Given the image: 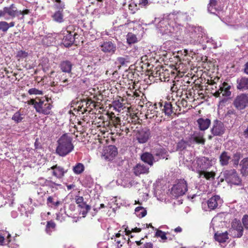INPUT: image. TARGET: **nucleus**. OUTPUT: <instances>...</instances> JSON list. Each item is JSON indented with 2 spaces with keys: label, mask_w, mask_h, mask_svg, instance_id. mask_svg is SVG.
Wrapping results in <instances>:
<instances>
[{
  "label": "nucleus",
  "mask_w": 248,
  "mask_h": 248,
  "mask_svg": "<svg viewBox=\"0 0 248 248\" xmlns=\"http://www.w3.org/2000/svg\"><path fill=\"white\" fill-rule=\"evenodd\" d=\"M117 154V148L114 145H109L105 150L104 156L106 159L111 160Z\"/></svg>",
  "instance_id": "a211bd4d"
},
{
  "label": "nucleus",
  "mask_w": 248,
  "mask_h": 248,
  "mask_svg": "<svg viewBox=\"0 0 248 248\" xmlns=\"http://www.w3.org/2000/svg\"><path fill=\"white\" fill-rule=\"evenodd\" d=\"M56 227V224L53 220H50L47 222V224L46 227V232L48 234H50L52 232V230H54Z\"/></svg>",
  "instance_id": "a19ab883"
},
{
  "label": "nucleus",
  "mask_w": 248,
  "mask_h": 248,
  "mask_svg": "<svg viewBox=\"0 0 248 248\" xmlns=\"http://www.w3.org/2000/svg\"><path fill=\"white\" fill-rule=\"evenodd\" d=\"M226 116V117L230 118L232 116H233L234 117H235L236 116V114L234 110L230 109L227 111Z\"/></svg>",
  "instance_id": "6e6d98bb"
},
{
  "label": "nucleus",
  "mask_w": 248,
  "mask_h": 248,
  "mask_svg": "<svg viewBox=\"0 0 248 248\" xmlns=\"http://www.w3.org/2000/svg\"><path fill=\"white\" fill-rule=\"evenodd\" d=\"M51 99L48 97H36L34 99H31L27 102L29 105H32L36 111L41 114L48 115L51 114L53 107Z\"/></svg>",
  "instance_id": "f03ea898"
},
{
  "label": "nucleus",
  "mask_w": 248,
  "mask_h": 248,
  "mask_svg": "<svg viewBox=\"0 0 248 248\" xmlns=\"http://www.w3.org/2000/svg\"><path fill=\"white\" fill-rule=\"evenodd\" d=\"M73 170L75 174H79L84 170V166L82 163H78L73 167Z\"/></svg>",
  "instance_id": "a18cd8bd"
},
{
  "label": "nucleus",
  "mask_w": 248,
  "mask_h": 248,
  "mask_svg": "<svg viewBox=\"0 0 248 248\" xmlns=\"http://www.w3.org/2000/svg\"><path fill=\"white\" fill-rule=\"evenodd\" d=\"M170 90L172 93L175 92L177 93H180L179 89L177 88V86H176V83L174 81H173V85L171 87Z\"/></svg>",
  "instance_id": "5fc2aeb1"
},
{
  "label": "nucleus",
  "mask_w": 248,
  "mask_h": 248,
  "mask_svg": "<svg viewBox=\"0 0 248 248\" xmlns=\"http://www.w3.org/2000/svg\"><path fill=\"white\" fill-rule=\"evenodd\" d=\"M192 139L195 142L198 144H204L205 142V140L203 138V135L200 134H198V135H193Z\"/></svg>",
  "instance_id": "ea45409f"
},
{
  "label": "nucleus",
  "mask_w": 248,
  "mask_h": 248,
  "mask_svg": "<svg viewBox=\"0 0 248 248\" xmlns=\"http://www.w3.org/2000/svg\"><path fill=\"white\" fill-rule=\"evenodd\" d=\"M109 124L112 126L114 127L115 130L119 128L121 125V120L118 117H116L114 113H111L110 115V122Z\"/></svg>",
  "instance_id": "2f4dec72"
},
{
  "label": "nucleus",
  "mask_w": 248,
  "mask_h": 248,
  "mask_svg": "<svg viewBox=\"0 0 248 248\" xmlns=\"http://www.w3.org/2000/svg\"><path fill=\"white\" fill-rule=\"evenodd\" d=\"M126 40L127 43L129 45L136 43L138 42L136 35L131 32H129L127 34Z\"/></svg>",
  "instance_id": "79ce46f5"
},
{
  "label": "nucleus",
  "mask_w": 248,
  "mask_h": 248,
  "mask_svg": "<svg viewBox=\"0 0 248 248\" xmlns=\"http://www.w3.org/2000/svg\"><path fill=\"white\" fill-rule=\"evenodd\" d=\"M217 4V0H210L207 7L208 11L211 13L215 14L218 10Z\"/></svg>",
  "instance_id": "f704fd0d"
},
{
  "label": "nucleus",
  "mask_w": 248,
  "mask_h": 248,
  "mask_svg": "<svg viewBox=\"0 0 248 248\" xmlns=\"http://www.w3.org/2000/svg\"><path fill=\"white\" fill-rule=\"evenodd\" d=\"M197 172L198 173L202 171H205L209 169L212 165L211 161L207 157H203L202 158L199 159L197 161Z\"/></svg>",
  "instance_id": "2eb2a0df"
},
{
  "label": "nucleus",
  "mask_w": 248,
  "mask_h": 248,
  "mask_svg": "<svg viewBox=\"0 0 248 248\" xmlns=\"http://www.w3.org/2000/svg\"><path fill=\"white\" fill-rule=\"evenodd\" d=\"M243 224L246 229H248V215H245L242 219Z\"/></svg>",
  "instance_id": "603ef678"
},
{
  "label": "nucleus",
  "mask_w": 248,
  "mask_h": 248,
  "mask_svg": "<svg viewBox=\"0 0 248 248\" xmlns=\"http://www.w3.org/2000/svg\"><path fill=\"white\" fill-rule=\"evenodd\" d=\"M69 81L66 73L59 72L57 73L53 81L51 82L50 85L51 87L56 86L59 85V83L61 82L62 84L60 85L64 87L69 84Z\"/></svg>",
  "instance_id": "1a4fd4ad"
},
{
  "label": "nucleus",
  "mask_w": 248,
  "mask_h": 248,
  "mask_svg": "<svg viewBox=\"0 0 248 248\" xmlns=\"http://www.w3.org/2000/svg\"><path fill=\"white\" fill-rule=\"evenodd\" d=\"M64 3H58L54 5V7L56 9L58 10V11H63V9L64 8Z\"/></svg>",
  "instance_id": "4d7b16f0"
},
{
  "label": "nucleus",
  "mask_w": 248,
  "mask_h": 248,
  "mask_svg": "<svg viewBox=\"0 0 248 248\" xmlns=\"http://www.w3.org/2000/svg\"><path fill=\"white\" fill-rule=\"evenodd\" d=\"M186 98H187V99H189V101L190 102H192V101H193L195 100L194 98V96L192 94L191 92H189L188 93H186Z\"/></svg>",
  "instance_id": "13d9d810"
},
{
  "label": "nucleus",
  "mask_w": 248,
  "mask_h": 248,
  "mask_svg": "<svg viewBox=\"0 0 248 248\" xmlns=\"http://www.w3.org/2000/svg\"><path fill=\"white\" fill-rule=\"evenodd\" d=\"M114 105L119 108H121L123 106L122 103H120L119 101H115L114 102Z\"/></svg>",
  "instance_id": "69168bd1"
},
{
  "label": "nucleus",
  "mask_w": 248,
  "mask_h": 248,
  "mask_svg": "<svg viewBox=\"0 0 248 248\" xmlns=\"http://www.w3.org/2000/svg\"><path fill=\"white\" fill-rule=\"evenodd\" d=\"M231 235L233 238L241 237L243 233V227L240 221L232 223V228L230 230Z\"/></svg>",
  "instance_id": "9d476101"
},
{
  "label": "nucleus",
  "mask_w": 248,
  "mask_h": 248,
  "mask_svg": "<svg viewBox=\"0 0 248 248\" xmlns=\"http://www.w3.org/2000/svg\"><path fill=\"white\" fill-rule=\"evenodd\" d=\"M177 107L180 108V110H181V107L186 108V109H189L191 107H192L191 105L189 104L187 100L184 98H183L180 102H177Z\"/></svg>",
  "instance_id": "37998d69"
},
{
  "label": "nucleus",
  "mask_w": 248,
  "mask_h": 248,
  "mask_svg": "<svg viewBox=\"0 0 248 248\" xmlns=\"http://www.w3.org/2000/svg\"><path fill=\"white\" fill-rule=\"evenodd\" d=\"M231 159V156L230 153L225 151L221 153L219 157V163L222 166L228 165Z\"/></svg>",
  "instance_id": "cd10ccee"
},
{
  "label": "nucleus",
  "mask_w": 248,
  "mask_h": 248,
  "mask_svg": "<svg viewBox=\"0 0 248 248\" xmlns=\"http://www.w3.org/2000/svg\"><path fill=\"white\" fill-rule=\"evenodd\" d=\"M141 229L140 228H137V227H136L134 229H132L131 231L130 230H128L127 228H126L125 229V234L127 235H128L129 236L131 233V232H139L141 231Z\"/></svg>",
  "instance_id": "3c124183"
},
{
  "label": "nucleus",
  "mask_w": 248,
  "mask_h": 248,
  "mask_svg": "<svg viewBox=\"0 0 248 248\" xmlns=\"http://www.w3.org/2000/svg\"><path fill=\"white\" fill-rule=\"evenodd\" d=\"M100 48L104 53L110 56L114 54L116 51V45L111 41L104 42L100 45Z\"/></svg>",
  "instance_id": "9b49d317"
},
{
  "label": "nucleus",
  "mask_w": 248,
  "mask_h": 248,
  "mask_svg": "<svg viewBox=\"0 0 248 248\" xmlns=\"http://www.w3.org/2000/svg\"><path fill=\"white\" fill-rule=\"evenodd\" d=\"M67 33V34L63 37L62 42L65 46L68 47L74 43L75 40V36L76 35V33H74L73 34V32H69L68 31Z\"/></svg>",
  "instance_id": "393cba45"
},
{
  "label": "nucleus",
  "mask_w": 248,
  "mask_h": 248,
  "mask_svg": "<svg viewBox=\"0 0 248 248\" xmlns=\"http://www.w3.org/2000/svg\"><path fill=\"white\" fill-rule=\"evenodd\" d=\"M76 202L80 208H85V210L82 211V215L83 217L85 216L88 212L90 210L91 207L84 202L83 197L79 196H76L75 197Z\"/></svg>",
  "instance_id": "aec40b11"
},
{
  "label": "nucleus",
  "mask_w": 248,
  "mask_h": 248,
  "mask_svg": "<svg viewBox=\"0 0 248 248\" xmlns=\"http://www.w3.org/2000/svg\"><path fill=\"white\" fill-rule=\"evenodd\" d=\"M117 62L120 64V66H127L130 63L129 57L126 56L124 57H118L117 58Z\"/></svg>",
  "instance_id": "e433bc0d"
},
{
  "label": "nucleus",
  "mask_w": 248,
  "mask_h": 248,
  "mask_svg": "<svg viewBox=\"0 0 248 248\" xmlns=\"http://www.w3.org/2000/svg\"><path fill=\"white\" fill-rule=\"evenodd\" d=\"M199 128L201 131L208 129L211 124V120L208 118H200L197 121Z\"/></svg>",
  "instance_id": "a878e982"
},
{
  "label": "nucleus",
  "mask_w": 248,
  "mask_h": 248,
  "mask_svg": "<svg viewBox=\"0 0 248 248\" xmlns=\"http://www.w3.org/2000/svg\"><path fill=\"white\" fill-rule=\"evenodd\" d=\"M156 156L159 157V159H168L169 156L168 152L166 149L163 148H159L155 149V154Z\"/></svg>",
  "instance_id": "7c9ffc66"
},
{
  "label": "nucleus",
  "mask_w": 248,
  "mask_h": 248,
  "mask_svg": "<svg viewBox=\"0 0 248 248\" xmlns=\"http://www.w3.org/2000/svg\"><path fill=\"white\" fill-rule=\"evenodd\" d=\"M155 236L157 237L161 238V239L163 240V242H165L168 239L166 236V233L159 230L156 231L155 232Z\"/></svg>",
  "instance_id": "de8ad7c7"
},
{
  "label": "nucleus",
  "mask_w": 248,
  "mask_h": 248,
  "mask_svg": "<svg viewBox=\"0 0 248 248\" xmlns=\"http://www.w3.org/2000/svg\"><path fill=\"white\" fill-rule=\"evenodd\" d=\"M52 170V175L58 179H62L63 178L65 174L67 172V170H65L63 167L59 166L58 164L53 165L50 168L47 169V170Z\"/></svg>",
  "instance_id": "dca6fc26"
},
{
  "label": "nucleus",
  "mask_w": 248,
  "mask_h": 248,
  "mask_svg": "<svg viewBox=\"0 0 248 248\" xmlns=\"http://www.w3.org/2000/svg\"><path fill=\"white\" fill-rule=\"evenodd\" d=\"M61 202L59 201H55V199L52 196H49L47 199L46 203L48 205L51 206L52 207L53 206L54 207H58L60 204Z\"/></svg>",
  "instance_id": "58836bf2"
},
{
  "label": "nucleus",
  "mask_w": 248,
  "mask_h": 248,
  "mask_svg": "<svg viewBox=\"0 0 248 248\" xmlns=\"http://www.w3.org/2000/svg\"><path fill=\"white\" fill-rule=\"evenodd\" d=\"M23 115V114L21 113L20 110H19L15 113L12 117V120L17 124L20 123L24 119Z\"/></svg>",
  "instance_id": "4c0bfd02"
},
{
  "label": "nucleus",
  "mask_w": 248,
  "mask_h": 248,
  "mask_svg": "<svg viewBox=\"0 0 248 248\" xmlns=\"http://www.w3.org/2000/svg\"><path fill=\"white\" fill-rule=\"evenodd\" d=\"M225 130L224 124L221 121L218 120L214 121L211 129V132L214 136H221L224 134Z\"/></svg>",
  "instance_id": "f8f14e48"
},
{
  "label": "nucleus",
  "mask_w": 248,
  "mask_h": 248,
  "mask_svg": "<svg viewBox=\"0 0 248 248\" xmlns=\"http://www.w3.org/2000/svg\"><path fill=\"white\" fill-rule=\"evenodd\" d=\"M244 135L246 138H248V127L244 131Z\"/></svg>",
  "instance_id": "774afa93"
},
{
  "label": "nucleus",
  "mask_w": 248,
  "mask_h": 248,
  "mask_svg": "<svg viewBox=\"0 0 248 248\" xmlns=\"http://www.w3.org/2000/svg\"><path fill=\"white\" fill-rule=\"evenodd\" d=\"M220 90L219 89H218V91H216L214 93V96H215L216 97H218L220 96V94L221 93H220Z\"/></svg>",
  "instance_id": "338daca9"
},
{
  "label": "nucleus",
  "mask_w": 248,
  "mask_h": 248,
  "mask_svg": "<svg viewBox=\"0 0 248 248\" xmlns=\"http://www.w3.org/2000/svg\"><path fill=\"white\" fill-rule=\"evenodd\" d=\"M240 165L242 166L241 173L243 175H246L248 173V157L243 158L241 161Z\"/></svg>",
  "instance_id": "c9c22d12"
},
{
  "label": "nucleus",
  "mask_w": 248,
  "mask_h": 248,
  "mask_svg": "<svg viewBox=\"0 0 248 248\" xmlns=\"http://www.w3.org/2000/svg\"><path fill=\"white\" fill-rule=\"evenodd\" d=\"M223 175L228 183L234 185H239L241 183V180L235 169L224 170L223 172Z\"/></svg>",
  "instance_id": "39448f33"
},
{
  "label": "nucleus",
  "mask_w": 248,
  "mask_h": 248,
  "mask_svg": "<svg viewBox=\"0 0 248 248\" xmlns=\"http://www.w3.org/2000/svg\"><path fill=\"white\" fill-rule=\"evenodd\" d=\"M133 172L136 176H140L142 174L149 172V168L144 164H137L133 169Z\"/></svg>",
  "instance_id": "412c9836"
},
{
  "label": "nucleus",
  "mask_w": 248,
  "mask_h": 248,
  "mask_svg": "<svg viewBox=\"0 0 248 248\" xmlns=\"http://www.w3.org/2000/svg\"><path fill=\"white\" fill-rule=\"evenodd\" d=\"M230 89L231 86L228 83L224 82L219 89L223 96L228 97L231 94V92L230 91Z\"/></svg>",
  "instance_id": "c85d7f7f"
},
{
  "label": "nucleus",
  "mask_w": 248,
  "mask_h": 248,
  "mask_svg": "<svg viewBox=\"0 0 248 248\" xmlns=\"http://www.w3.org/2000/svg\"><path fill=\"white\" fill-rule=\"evenodd\" d=\"M248 104V94L241 93L235 98L233 104L239 110L244 109Z\"/></svg>",
  "instance_id": "6e6552de"
},
{
  "label": "nucleus",
  "mask_w": 248,
  "mask_h": 248,
  "mask_svg": "<svg viewBox=\"0 0 248 248\" xmlns=\"http://www.w3.org/2000/svg\"><path fill=\"white\" fill-rule=\"evenodd\" d=\"M28 56V53L25 51L20 50L17 52V57L18 58H25Z\"/></svg>",
  "instance_id": "864d4df0"
},
{
  "label": "nucleus",
  "mask_w": 248,
  "mask_h": 248,
  "mask_svg": "<svg viewBox=\"0 0 248 248\" xmlns=\"http://www.w3.org/2000/svg\"><path fill=\"white\" fill-rule=\"evenodd\" d=\"M233 157L234 159L240 160L241 157V154L240 152H236L233 155Z\"/></svg>",
  "instance_id": "e2e57ef3"
},
{
  "label": "nucleus",
  "mask_w": 248,
  "mask_h": 248,
  "mask_svg": "<svg viewBox=\"0 0 248 248\" xmlns=\"http://www.w3.org/2000/svg\"><path fill=\"white\" fill-rule=\"evenodd\" d=\"M140 248H153V244L151 242L145 243Z\"/></svg>",
  "instance_id": "bf43d9fd"
},
{
  "label": "nucleus",
  "mask_w": 248,
  "mask_h": 248,
  "mask_svg": "<svg viewBox=\"0 0 248 248\" xmlns=\"http://www.w3.org/2000/svg\"><path fill=\"white\" fill-rule=\"evenodd\" d=\"M52 20L57 23H61L63 22V11H57L55 12L52 16Z\"/></svg>",
  "instance_id": "72a5a7b5"
},
{
  "label": "nucleus",
  "mask_w": 248,
  "mask_h": 248,
  "mask_svg": "<svg viewBox=\"0 0 248 248\" xmlns=\"http://www.w3.org/2000/svg\"><path fill=\"white\" fill-rule=\"evenodd\" d=\"M8 30L7 22L5 21H0V31L6 32Z\"/></svg>",
  "instance_id": "8fccbe9b"
},
{
  "label": "nucleus",
  "mask_w": 248,
  "mask_h": 248,
  "mask_svg": "<svg viewBox=\"0 0 248 248\" xmlns=\"http://www.w3.org/2000/svg\"><path fill=\"white\" fill-rule=\"evenodd\" d=\"M174 81L175 82L177 88L179 89L180 94H182L183 91L187 90L188 85H186V84H190L191 82L189 81V78L186 77Z\"/></svg>",
  "instance_id": "5701e85b"
},
{
  "label": "nucleus",
  "mask_w": 248,
  "mask_h": 248,
  "mask_svg": "<svg viewBox=\"0 0 248 248\" xmlns=\"http://www.w3.org/2000/svg\"><path fill=\"white\" fill-rule=\"evenodd\" d=\"M130 126L131 124L127 123L126 124H124L120 125L119 128L116 129V133L117 135L119 136H126L130 132Z\"/></svg>",
  "instance_id": "bb28decb"
},
{
  "label": "nucleus",
  "mask_w": 248,
  "mask_h": 248,
  "mask_svg": "<svg viewBox=\"0 0 248 248\" xmlns=\"http://www.w3.org/2000/svg\"><path fill=\"white\" fill-rule=\"evenodd\" d=\"M153 76L155 78H158L161 81H169L170 79L169 70L163 67H156L152 72Z\"/></svg>",
  "instance_id": "0eeeda50"
},
{
  "label": "nucleus",
  "mask_w": 248,
  "mask_h": 248,
  "mask_svg": "<svg viewBox=\"0 0 248 248\" xmlns=\"http://www.w3.org/2000/svg\"><path fill=\"white\" fill-rule=\"evenodd\" d=\"M188 142L184 140H181L177 144L176 150L177 151H182L186 149Z\"/></svg>",
  "instance_id": "49530a36"
},
{
  "label": "nucleus",
  "mask_w": 248,
  "mask_h": 248,
  "mask_svg": "<svg viewBox=\"0 0 248 248\" xmlns=\"http://www.w3.org/2000/svg\"><path fill=\"white\" fill-rule=\"evenodd\" d=\"M150 137L151 131L147 127L139 130L137 134V139L140 143H146Z\"/></svg>",
  "instance_id": "4468645a"
},
{
  "label": "nucleus",
  "mask_w": 248,
  "mask_h": 248,
  "mask_svg": "<svg viewBox=\"0 0 248 248\" xmlns=\"http://www.w3.org/2000/svg\"><path fill=\"white\" fill-rule=\"evenodd\" d=\"M72 138L67 134L62 135L58 140V146L56 152L61 156H65L74 149V145L72 142Z\"/></svg>",
  "instance_id": "7ed1b4c3"
},
{
  "label": "nucleus",
  "mask_w": 248,
  "mask_h": 248,
  "mask_svg": "<svg viewBox=\"0 0 248 248\" xmlns=\"http://www.w3.org/2000/svg\"><path fill=\"white\" fill-rule=\"evenodd\" d=\"M222 200L219 196L215 195L208 200V207L210 210H214L217 208L219 204H220Z\"/></svg>",
  "instance_id": "4be33fe9"
},
{
  "label": "nucleus",
  "mask_w": 248,
  "mask_h": 248,
  "mask_svg": "<svg viewBox=\"0 0 248 248\" xmlns=\"http://www.w3.org/2000/svg\"><path fill=\"white\" fill-rule=\"evenodd\" d=\"M28 93L30 95H42L43 94V92L42 91L39 90L36 88H31L29 90Z\"/></svg>",
  "instance_id": "09e8293b"
},
{
  "label": "nucleus",
  "mask_w": 248,
  "mask_h": 248,
  "mask_svg": "<svg viewBox=\"0 0 248 248\" xmlns=\"http://www.w3.org/2000/svg\"><path fill=\"white\" fill-rule=\"evenodd\" d=\"M198 174L199 175V177H202L208 181H212L214 180L216 176V173L213 171H202L201 172H199Z\"/></svg>",
  "instance_id": "473e14b6"
},
{
  "label": "nucleus",
  "mask_w": 248,
  "mask_h": 248,
  "mask_svg": "<svg viewBox=\"0 0 248 248\" xmlns=\"http://www.w3.org/2000/svg\"><path fill=\"white\" fill-rule=\"evenodd\" d=\"M170 116L172 114H176L174 108L170 102H160L155 103L154 105L150 104L147 110L145 116L147 119H153L155 117H163V114Z\"/></svg>",
  "instance_id": "f257e3e1"
},
{
  "label": "nucleus",
  "mask_w": 248,
  "mask_h": 248,
  "mask_svg": "<svg viewBox=\"0 0 248 248\" xmlns=\"http://www.w3.org/2000/svg\"><path fill=\"white\" fill-rule=\"evenodd\" d=\"M242 71L246 75H248V62H247L243 66Z\"/></svg>",
  "instance_id": "052dcab7"
},
{
  "label": "nucleus",
  "mask_w": 248,
  "mask_h": 248,
  "mask_svg": "<svg viewBox=\"0 0 248 248\" xmlns=\"http://www.w3.org/2000/svg\"><path fill=\"white\" fill-rule=\"evenodd\" d=\"M187 191V184L186 181L184 179H180L172 186L170 194L174 198H178L184 195Z\"/></svg>",
  "instance_id": "20e7f679"
},
{
  "label": "nucleus",
  "mask_w": 248,
  "mask_h": 248,
  "mask_svg": "<svg viewBox=\"0 0 248 248\" xmlns=\"http://www.w3.org/2000/svg\"><path fill=\"white\" fill-rule=\"evenodd\" d=\"M140 159L150 166H152L155 162L153 155L147 152H144L141 154Z\"/></svg>",
  "instance_id": "b1692460"
},
{
  "label": "nucleus",
  "mask_w": 248,
  "mask_h": 248,
  "mask_svg": "<svg viewBox=\"0 0 248 248\" xmlns=\"http://www.w3.org/2000/svg\"><path fill=\"white\" fill-rule=\"evenodd\" d=\"M18 13L22 15L23 16L25 15H28L30 13V10L28 9H25L23 11H18Z\"/></svg>",
  "instance_id": "680f3d73"
},
{
  "label": "nucleus",
  "mask_w": 248,
  "mask_h": 248,
  "mask_svg": "<svg viewBox=\"0 0 248 248\" xmlns=\"http://www.w3.org/2000/svg\"><path fill=\"white\" fill-rule=\"evenodd\" d=\"M135 211L137 216L140 217H143L147 214L146 210L141 206H138L136 207Z\"/></svg>",
  "instance_id": "c03bdc74"
},
{
  "label": "nucleus",
  "mask_w": 248,
  "mask_h": 248,
  "mask_svg": "<svg viewBox=\"0 0 248 248\" xmlns=\"http://www.w3.org/2000/svg\"><path fill=\"white\" fill-rule=\"evenodd\" d=\"M73 66L74 64L69 60L62 61L59 64V68L62 72L68 74H72Z\"/></svg>",
  "instance_id": "6ab92c4d"
},
{
  "label": "nucleus",
  "mask_w": 248,
  "mask_h": 248,
  "mask_svg": "<svg viewBox=\"0 0 248 248\" xmlns=\"http://www.w3.org/2000/svg\"><path fill=\"white\" fill-rule=\"evenodd\" d=\"M18 11L17 9L15 4H12L9 7H4L2 10H0V18L4 17L7 14L12 18H15L18 16Z\"/></svg>",
  "instance_id": "ddd939ff"
},
{
  "label": "nucleus",
  "mask_w": 248,
  "mask_h": 248,
  "mask_svg": "<svg viewBox=\"0 0 248 248\" xmlns=\"http://www.w3.org/2000/svg\"><path fill=\"white\" fill-rule=\"evenodd\" d=\"M235 87L237 90L244 92L248 90V78L240 76L236 80Z\"/></svg>",
  "instance_id": "f3484780"
},
{
  "label": "nucleus",
  "mask_w": 248,
  "mask_h": 248,
  "mask_svg": "<svg viewBox=\"0 0 248 248\" xmlns=\"http://www.w3.org/2000/svg\"><path fill=\"white\" fill-rule=\"evenodd\" d=\"M15 22L14 21H12L10 23L7 22V26L8 29L11 27H13L15 26Z\"/></svg>",
  "instance_id": "0e129e2a"
},
{
  "label": "nucleus",
  "mask_w": 248,
  "mask_h": 248,
  "mask_svg": "<svg viewBox=\"0 0 248 248\" xmlns=\"http://www.w3.org/2000/svg\"><path fill=\"white\" fill-rule=\"evenodd\" d=\"M78 111L81 112L82 114L88 111L90 112L91 110L95 108V102L91 99L81 100L80 102L77 103Z\"/></svg>",
  "instance_id": "423d86ee"
},
{
  "label": "nucleus",
  "mask_w": 248,
  "mask_h": 248,
  "mask_svg": "<svg viewBox=\"0 0 248 248\" xmlns=\"http://www.w3.org/2000/svg\"><path fill=\"white\" fill-rule=\"evenodd\" d=\"M215 239L219 243H224L229 239L228 233L227 232H224L215 233L214 235Z\"/></svg>",
  "instance_id": "c756f323"
}]
</instances>
